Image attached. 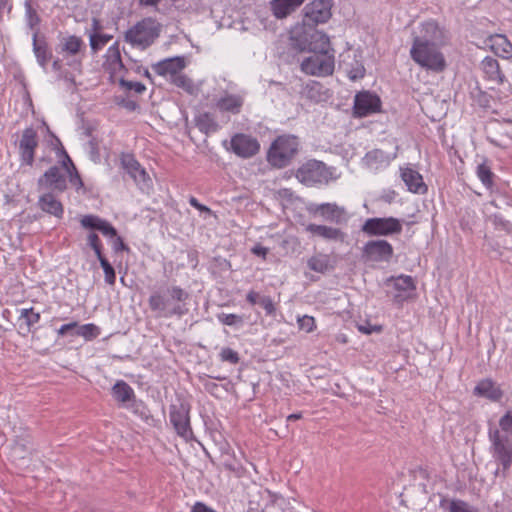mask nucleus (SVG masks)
<instances>
[{
	"label": "nucleus",
	"mask_w": 512,
	"mask_h": 512,
	"mask_svg": "<svg viewBox=\"0 0 512 512\" xmlns=\"http://www.w3.org/2000/svg\"><path fill=\"white\" fill-rule=\"evenodd\" d=\"M438 44L413 42L410 49L412 60L420 67L433 72H442L446 68V60Z\"/></svg>",
	"instance_id": "nucleus-1"
},
{
	"label": "nucleus",
	"mask_w": 512,
	"mask_h": 512,
	"mask_svg": "<svg viewBox=\"0 0 512 512\" xmlns=\"http://www.w3.org/2000/svg\"><path fill=\"white\" fill-rule=\"evenodd\" d=\"M299 142L297 137L283 135L275 139L267 153L268 163L275 168H284L298 152Z\"/></svg>",
	"instance_id": "nucleus-2"
},
{
	"label": "nucleus",
	"mask_w": 512,
	"mask_h": 512,
	"mask_svg": "<svg viewBox=\"0 0 512 512\" xmlns=\"http://www.w3.org/2000/svg\"><path fill=\"white\" fill-rule=\"evenodd\" d=\"M161 24L147 17L138 21L125 32V41L143 49L149 47L160 35Z\"/></svg>",
	"instance_id": "nucleus-3"
},
{
	"label": "nucleus",
	"mask_w": 512,
	"mask_h": 512,
	"mask_svg": "<svg viewBox=\"0 0 512 512\" xmlns=\"http://www.w3.org/2000/svg\"><path fill=\"white\" fill-rule=\"evenodd\" d=\"M295 176L302 184L313 186L328 183L332 179V171L324 162L310 159L297 169Z\"/></svg>",
	"instance_id": "nucleus-4"
},
{
	"label": "nucleus",
	"mask_w": 512,
	"mask_h": 512,
	"mask_svg": "<svg viewBox=\"0 0 512 512\" xmlns=\"http://www.w3.org/2000/svg\"><path fill=\"white\" fill-rule=\"evenodd\" d=\"M312 53L313 55L306 57L301 62V71L310 76H331L335 69V51L324 53Z\"/></svg>",
	"instance_id": "nucleus-5"
},
{
	"label": "nucleus",
	"mask_w": 512,
	"mask_h": 512,
	"mask_svg": "<svg viewBox=\"0 0 512 512\" xmlns=\"http://www.w3.org/2000/svg\"><path fill=\"white\" fill-rule=\"evenodd\" d=\"M489 439L491 441V452L493 457L503 466V476L512 464V444L509 438L502 435L498 429L489 430Z\"/></svg>",
	"instance_id": "nucleus-6"
},
{
	"label": "nucleus",
	"mask_w": 512,
	"mask_h": 512,
	"mask_svg": "<svg viewBox=\"0 0 512 512\" xmlns=\"http://www.w3.org/2000/svg\"><path fill=\"white\" fill-rule=\"evenodd\" d=\"M361 230L369 236H388L399 234L402 231V223L394 217L369 218L364 222Z\"/></svg>",
	"instance_id": "nucleus-7"
},
{
	"label": "nucleus",
	"mask_w": 512,
	"mask_h": 512,
	"mask_svg": "<svg viewBox=\"0 0 512 512\" xmlns=\"http://www.w3.org/2000/svg\"><path fill=\"white\" fill-rule=\"evenodd\" d=\"M190 405L184 401L177 404H171L169 407V418L176 433L188 439L192 436V429L190 426Z\"/></svg>",
	"instance_id": "nucleus-8"
},
{
	"label": "nucleus",
	"mask_w": 512,
	"mask_h": 512,
	"mask_svg": "<svg viewBox=\"0 0 512 512\" xmlns=\"http://www.w3.org/2000/svg\"><path fill=\"white\" fill-rule=\"evenodd\" d=\"M393 247L386 240L368 241L362 248L363 263L389 262L393 256Z\"/></svg>",
	"instance_id": "nucleus-9"
},
{
	"label": "nucleus",
	"mask_w": 512,
	"mask_h": 512,
	"mask_svg": "<svg viewBox=\"0 0 512 512\" xmlns=\"http://www.w3.org/2000/svg\"><path fill=\"white\" fill-rule=\"evenodd\" d=\"M385 285L393 289L394 302L399 304L411 299L416 290L415 282L409 275L391 276L386 279Z\"/></svg>",
	"instance_id": "nucleus-10"
},
{
	"label": "nucleus",
	"mask_w": 512,
	"mask_h": 512,
	"mask_svg": "<svg viewBox=\"0 0 512 512\" xmlns=\"http://www.w3.org/2000/svg\"><path fill=\"white\" fill-rule=\"evenodd\" d=\"M85 48L83 40L75 35L64 37L60 42V53L65 54V57H71V60L67 61V65L74 70L81 72L82 70V58L81 52Z\"/></svg>",
	"instance_id": "nucleus-11"
},
{
	"label": "nucleus",
	"mask_w": 512,
	"mask_h": 512,
	"mask_svg": "<svg viewBox=\"0 0 512 512\" xmlns=\"http://www.w3.org/2000/svg\"><path fill=\"white\" fill-rule=\"evenodd\" d=\"M381 100L378 95L369 91H361L355 95L353 113L356 117H366L380 112Z\"/></svg>",
	"instance_id": "nucleus-12"
},
{
	"label": "nucleus",
	"mask_w": 512,
	"mask_h": 512,
	"mask_svg": "<svg viewBox=\"0 0 512 512\" xmlns=\"http://www.w3.org/2000/svg\"><path fill=\"white\" fill-rule=\"evenodd\" d=\"M39 189H49L56 192H63L67 188L66 173L62 167H50L37 181Z\"/></svg>",
	"instance_id": "nucleus-13"
},
{
	"label": "nucleus",
	"mask_w": 512,
	"mask_h": 512,
	"mask_svg": "<svg viewBox=\"0 0 512 512\" xmlns=\"http://www.w3.org/2000/svg\"><path fill=\"white\" fill-rule=\"evenodd\" d=\"M231 150L241 158H250L256 155L260 149V144L256 138L238 133L230 141Z\"/></svg>",
	"instance_id": "nucleus-14"
},
{
	"label": "nucleus",
	"mask_w": 512,
	"mask_h": 512,
	"mask_svg": "<svg viewBox=\"0 0 512 512\" xmlns=\"http://www.w3.org/2000/svg\"><path fill=\"white\" fill-rule=\"evenodd\" d=\"M38 147V136L34 128H26L19 141V154L23 164L32 166L35 150Z\"/></svg>",
	"instance_id": "nucleus-15"
},
{
	"label": "nucleus",
	"mask_w": 512,
	"mask_h": 512,
	"mask_svg": "<svg viewBox=\"0 0 512 512\" xmlns=\"http://www.w3.org/2000/svg\"><path fill=\"white\" fill-rule=\"evenodd\" d=\"M444 31L436 21L429 20L421 24L418 33L413 37V42L432 43L442 45Z\"/></svg>",
	"instance_id": "nucleus-16"
},
{
	"label": "nucleus",
	"mask_w": 512,
	"mask_h": 512,
	"mask_svg": "<svg viewBox=\"0 0 512 512\" xmlns=\"http://www.w3.org/2000/svg\"><path fill=\"white\" fill-rule=\"evenodd\" d=\"M331 15V4L327 0H315L305 7V19L308 23H325Z\"/></svg>",
	"instance_id": "nucleus-17"
},
{
	"label": "nucleus",
	"mask_w": 512,
	"mask_h": 512,
	"mask_svg": "<svg viewBox=\"0 0 512 512\" xmlns=\"http://www.w3.org/2000/svg\"><path fill=\"white\" fill-rule=\"evenodd\" d=\"M121 166L129 174L137 185H146L150 177L133 154L124 153L121 155Z\"/></svg>",
	"instance_id": "nucleus-18"
},
{
	"label": "nucleus",
	"mask_w": 512,
	"mask_h": 512,
	"mask_svg": "<svg viewBox=\"0 0 512 512\" xmlns=\"http://www.w3.org/2000/svg\"><path fill=\"white\" fill-rule=\"evenodd\" d=\"M152 68L157 74L171 79L185 68V61L183 57L167 58L152 65Z\"/></svg>",
	"instance_id": "nucleus-19"
},
{
	"label": "nucleus",
	"mask_w": 512,
	"mask_h": 512,
	"mask_svg": "<svg viewBox=\"0 0 512 512\" xmlns=\"http://www.w3.org/2000/svg\"><path fill=\"white\" fill-rule=\"evenodd\" d=\"M474 395L484 397L490 401H500L503 397V391L492 379L481 380L473 390Z\"/></svg>",
	"instance_id": "nucleus-20"
},
{
	"label": "nucleus",
	"mask_w": 512,
	"mask_h": 512,
	"mask_svg": "<svg viewBox=\"0 0 512 512\" xmlns=\"http://www.w3.org/2000/svg\"><path fill=\"white\" fill-rule=\"evenodd\" d=\"M103 67L106 71L110 73L111 77H114L122 70H124V65L121 59V53L118 43H115L108 48L105 54V61L103 63Z\"/></svg>",
	"instance_id": "nucleus-21"
},
{
	"label": "nucleus",
	"mask_w": 512,
	"mask_h": 512,
	"mask_svg": "<svg viewBox=\"0 0 512 512\" xmlns=\"http://www.w3.org/2000/svg\"><path fill=\"white\" fill-rule=\"evenodd\" d=\"M306 231L311 234L321 237L325 240L329 241H340L343 242L345 239V233L338 228L326 226V225H317V224H308L306 226Z\"/></svg>",
	"instance_id": "nucleus-22"
},
{
	"label": "nucleus",
	"mask_w": 512,
	"mask_h": 512,
	"mask_svg": "<svg viewBox=\"0 0 512 512\" xmlns=\"http://www.w3.org/2000/svg\"><path fill=\"white\" fill-rule=\"evenodd\" d=\"M487 44L497 56L504 59L512 57V44L505 35H492L488 38Z\"/></svg>",
	"instance_id": "nucleus-23"
},
{
	"label": "nucleus",
	"mask_w": 512,
	"mask_h": 512,
	"mask_svg": "<svg viewBox=\"0 0 512 512\" xmlns=\"http://www.w3.org/2000/svg\"><path fill=\"white\" fill-rule=\"evenodd\" d=\"M310 52H332L335 51L331 47L329 37L322 31L316 29H308Z\"/></svg>",
	"instance_id": "nucleus-24"
},
{
	"label": "nucleus",
	"mask_w": 512,
	"mask_h": 512,
	"mask_svg": "<svg viewBox=\"0 0 512 512\" xmlns=\"http://www.w3.org/2000/svg\"><path fill=\"white\" fill-rule=\"evenodd\" d=\"M243 103L244 99L241 95L226 93L217 100L216 108L221 112L239 114Z\"/></svg>",
	"instance_id": "nucleus-25"
},
{
	"label": "nucleus",
	"mask_w": 512,
	"mask_h": 512,
	"mask_svg": "<svg viewBox=\"0 0 512 512\" xmlns=\"http://www.w3.org/2000/svg\"><path fill=\"white\" fill-rule=\"evenodd\" d=\"M481 69L487 79L497 85H501L505 81V75L500 69L499 63L492 57H485L481 62Z\"/></svg>",
	"instance_id": "nucleus-26"
},
{
	"label": "nucleus",
	"mask_w": 512,
	"mask_h": 512,
	"mask_svg": "<svg viewBox=\"0 0 512 512\" xmlns=\"http://www.w3.org/2000/svg\"><path fill=\"white\" fill-rule=\"evenodd\" d=\"M38 205L42 211L57 218H62L63 216V205L51 192L41 195L38 200Z\"/></svg>",
	"instance_id": "nucleus-27"
},
{
	"label": "nucleus",
	"mask_w": 512,
	"mask_h": 512,
	"mask_svg": "<svg viewBox=\"0 0 512 512\" xmlns=\"http://www.w3.org/2000/svg\"><path fill=\"white\" fill-rule=\"evenodd\" d=\"M401 177L409 191L419 194H424L427 191V186L423 182L422 176L417 171L406 168L402 170Z\"/></svg>",
	"instance_id": "nucleus-28"
},
{
	"label": "nucleus",
	"mask_w": 512,
	"mask_h": 512,
	"mask_svg": "<svg viewBox=\"0 0 512 512\" xmlns=\"http://www.w3.org/2000/svg\"><path fill=\"white\" fill-rule=\"evenodd\" d=\"M317 212L321 214L325 219L341 223L346 219V210L344 207H340L335 203H323L317 207Z\"/></svg>",
	"instance_id": "nucleus-29"
},
{
	"label": "nucleus",
	"mask_w": 512,
	"mask_h": 512,
	"mask_svg": "<svg viewBox=\"0 0 512 512\" xmlns=\"http://www.w3.org/2000/svg\"><path fill=\"white\" fill-rule=\"evenodd\" d=\"M305 0H272L271 9L276 18L282 19L294 12Z\"/></svg>",
	"instance_id": "nucleus-30"
},
{
	"label": "nucleus",
	"mask_w": 512,
	"mask_h": 512,
	"mask_svg": "<svg viewBox=\"0 0 512 512\" xmlns=\"http://www.w3.org/2000/svg\"><path fill=\"white\" fill-rule=\"evenodd\" d=\"M33 51L38 64L42 68H46L48 61L52 58V53L44 38L39 39L37 33L33 35Z\"/></svg>",
	"instance_id": "nucleus-31"
},
{
	"label": "nucleus",
	"mask_w": 512,
	"mask_h": 512,
	"mask_svg": "<svg viewBox=\"0 0 512 512\" xmlns=\"http://www.w3.org/2000/svg\"><path fill=\"white\" fill-rule=\"evenodd\" d=\"M291 47L298 52H310L308 29L294 31L290 37Z\"/></svg>",
	"instance_id": "nucleus-32"
},
{
	"label": "nucleus",
	"mask_w": 512,
	"mask_h": 512,
	"mask_svg": "<svg viewBox=\"0 0 512 512\" xmlns=\"http://www.w3.org/2000/svg\"><path fill=\"white\" fill-rule=\"evenodd\" d=\"M195 123L199 130L205 134L216 132L218 129L216 120L214 119L213 115L208 112L199 114L195 118Z\"/></svg>",
	"instance_id": "nucleus-33"
},
{
	"label": "nucleus",
	"mask_w": 512,
	"mask_h": 512,
	"mask_svg": "<svg viewBox=\"0 0 512 512\" xmlns=\"http://www.w3.org/2000/svg\"><path fill=\"white\" fill-rule=\"evenodd\" d=\"M20 320L24 321L25 327L23 325H20L21 329L25 330V333H30L32 331V327L39 322L40 320V313L35 312L33 308H24L20 311Z\"/></svg>",
	"instance_id": "nucleus-34"
},
{
	"label": "nucleus",
	"mask_w": 512,
	"mask_h": 512,
	"mask_svg": "<svg viewBox=\"0 0 512 512\" xmlns=\"http://www.w3.org/2000/svg\"><path fill=\"white\" fill-rule=\"evenodd\" d=\"M113 396L116 400L125 403L134 396L133 389L124 381L120 380L112 388Z\"/></svg>",
	"instance_id": "nucleus-35"
},
{
	"label": "nucleus",
	"mask_w": 512,
	"mask_h": 512,
	"mask_svg": "<svg viewBox=\"0 0 512 512\" xmlns=\"http://www.w3.org/2000/svg\"><path fill=\"white\" fill-rule=\"evenodd\" d=\"M308 267L315 272H326L329 268H331L329 256L320 254L311 257L308 260Z\"/></svg>",
	"instance_id": "nucleus-36"
},
{
	"label": "nucleus",
	"mask_w": 512,
	"mask_h": 512,
	"mask_svg": "<svg viewBox=\"0 0 512 512\" xmlns=\"http://www.w3.org/2000/svg\"><path fill=\"white\" fill-rule=\"evenodd\" d=\"M63 156H64V158L62 160V166H63V169L65 170V173L70 175V182L75 185L79 184L80 186H82V181H81L80 175L78 174L76 167L73 164L72 160L70 159V157L68 156V154L65 151H63Z\"/></svg>",
	"instance_id": "nucleus-37"
},
{
	"label": "nucleus",
	"mask_w": 512,
	"mask_h": 512,
	"mask_svg": "<svg viewBox=\"0 0 512 512\" xmlns=\"http://www.w3.org/2000/svg\"><path fill=\"white\" fill-rule=\"evenodd\" d=\"M170 81L175 86L183 89L188 93H193L194 91V85L192 80L188 78L186 75L182 74L181 72L177 73L174 77H172Z\"/></svg>",
	"instance_id": "nucleus-38"
},
{
	"label": "nucleus",
	"mask_w": 512,
	"mask_h": 512,
	"mask_svg": "<svg viewBox=\"0 0 512 512\" xmlns=\"http://www.w3.org/2000/svg\"><path fill=\"white\" fill-rule=\"evenodd\" d=\"M75 335L77 336H82L84 337L86 340H92L94 338H96L98 335H99V328L90 323V324H85V325H82V326H79L77 327L76 331L74 332Z\"/></svg>",
	"instance_id": "nucleus-39"
},
{
	"label": "nucleus",
	"mask_w": 512,
	"mask_h": 512,
	"mask_svg": "<svg viewBox=\"0 0 512 512\" xmlns=\"http://www.w3.org/2000/svg\"><path fill=\"white\" fill-rule=\"evenodd\" d=\"M91 49L96 52L102 46L107 44L111 39V35L100 34V33H89Z\"/></svg>",
	"instance_id": "nucleus-40"
},
{
	"label": "nucleus",
	"mask_w": 512,
	"mask_h": 512,
	"mask_svg": "<svg viewBox=\"0 0 512 512\" xmlns=\"http://www.w3.org/2000/svg\"><path fill=\"white\" fill-rule=\"evenodd\" d=\"M477 175L481 182L486 187H491L493 184V173L491 172V169L489 166H487L485 163H482L478 165L477 167Z\"/></svg>",
	"instance_id": "nucleus-41"
},
{
	"label": "nucleus",
	"mask_w": 512,
	"mask_h": 512,
	"mask_svg": "<svg viewBox=\"0 0 512 512\" xmlns=\"http://www.w3.org/2000/svg\"><path fill=\"white\" fill-rule=\"evenodd\" d=\"M101 267L103 268L104 274H105V281L113 285L116 280L115 270L112 267V265L108 262V260L102 255L100 257H97Z\"/></svg>",
	"instance_id": "nucleus-42"
},
{
	"label": "nucleus",
	"mask_w": 512,
	"mask_h": 512,
	"mask_svg": "<svg viewBox=\"0 0 512 512\" xmlns=\"http://www.w3.org/2000/svg\"><path fill=\"white\" fill-rule=\"evenodd\" d=\"M103 221H104V219H101L100 217H98L96 215H85L81 219V225L84 228L98 230V227H100L101 224H103Z\"/></svg>",
	"instance_id": "nucleus-43"
},
{
	"label": "nucleus",
	"mask_w": 512,
	"mask_h": 512,
	"mask_svg": "<svg viewBox=\"0 0 512 512\" xmlns=\"http://www.w3.org/2000/svg\"><path fill=\"white\" fill-rule=\"evenodd\" d=\"M119 84L122 88L127 91H135L138 94L143 93L146 90V87L141 82L127 81L123 78L119 79Z\"/></svg>",
	"instance_id": "nucleus-44"
},
{
	"label": "nucleus",
	"mask_w": 512,
	"mask_h": 512,
	"mask_svg": "<svg viewBox=\"0 0 512 512\" xmlns=\"http://www.w3.org/2000/svg\"><path fill=\"white\" fill-rule=\"evenodd\" d=\"M148 303L153 311H163L166 307L165 300L159 293L152 294L149 297Z\"/></svg>",
	"instance_id": "nucleus-45"
},
{
	"label": "nucleus",
	"mask_w": 512,
	"mask_h": 512,
	"mask_svg": "<svg viewBox=\"0 0 512 512\" xmlns=\"http://www.w3.org/2000/svg\"><path fill=\"white\" fill-rule=\"evenodd\" d=\"M220 358L223 362H229L231 364H237L240 360L238 353L228 347L221 350Z\"/></svg>",
	"instance_id": "nucleus-46"
},
{
	"label": "nucleus",
	"mask_w": 512,
	"mask_h": 512,
	"mask_svg": "<svg viewBox=\"0 0 512 512\" xmlns=\"http://www.w3.org/2000/svg\"><path fill=\"white\" fill-rule=\"evenodd\" d=\"M297 322H298L299 328L308 333L312 332L316 326L314 317L309 316V315H304L302 317H299Z\"/></svg>",
	"instance_id": "nucleus-47"
},
{
	"label": "nucleus",
	"mask_w": 512,
	"mask_h": 512,
	"mask_svg": "<svg viewBox=\"0 0 512 512\" xmlns=\"http://www.w3.org/2000/svg\"><path fill=\"white\" fill-rule=\"evenodd\" d=\"M449 512H477V510L470 507L466 502L461 500H453L449 506Z\"/></svg>",
	"instance_id": "nucleus-48"
},
{
	"label": "nucleus",
	"mask_w": 512,
	"mask_h": 512,
	"mask_svg": "<svg viewBox=\"0 0 512 512\" xmlns=\"http://www.w3.org/2000/svg\"><path fill=\"white\" fill-rule=\"evenodd\" d=\"M88 245L94 250L97 257L102 256V248L98 235L96 233H90L88 235Z\"/></svg>",
	"instance_id": "nucleus-49"
},
{
	"label": "nucleus",
	"mask_w": 512,
	"mask_h": 512,
	"mask_svg": "<svg viewBox=\"0 0 512 512\" xmlns=\"http://www.w3.org/2000/svg\"><path fill=\"white\" fill-rule=\"evenodd\" d=\"M169 293L173 300L180 301V302L185 301L189 296L185 290H183L182 288H180L178 286H173L169 290Z\"/></svg>",
	"instance_id": "nucleus-50"
},
{
	"label": "nucleus",
	"mask_w": 512,
	"mask_h": 512,
	"mask_svg": "<svg viewBox=\"0 0 512 512\" xmlns=\"http://www.w3.org/2000/svg\"><path fill=\"white\" fill-rule=\"evenodd\" d=\"M259 304L264 308V310L266 311V313L268 315H274L275 314L276 307H275L272 299L269 296H262L260 298V303Z\"/></svg>",
	"instance_id": "nucleus-51"
},
{
	"label": "nucleus",
	"mask_w": 512,
	"mask_h": 512,
	"mask_svg": "<svg viewBox=\"0 0 512 512\" xmlns=\"http://www.w3.org/2000/svg\"><path fill=\"white\" fill-rule=\"evenodd\" d=\"M501 429L505 432L512 433V414L507 412L499 421Z\"/></svg>",
	"instance_id": "nucleus-52"
},
{
	"label": "nucleus",
	"mask_w": 512,
	"mask_h": 512,
	"mask_svg": "<svg viewBox=\"0 0 512 512\" xmlns=\"http://www.w3.org/2000/svg\"><path fill=\"white\" fill-rule=\"evenodd\" d=\"M98 231H100L103 235L108 237H116L117 231L116 229L106 220L103 221L100 227H98Z\"/></svg>",
	"instance_id": "nucleus-53"
},
{
	"label": "nucleus",
	"mask_w": 512,
	"mask_h": 512,
	"mask_svg": "<svg viewBox=\"0 0 512 512\" xmlns=\"http://www.w3.org/2000/svg\"><path fill=\"white\" fill-rule=\"evenodd\" d=\"M358 330L364 334L370 335L373 332H381V325H371L370 323L360 324L358 325Z\"/></svg>",
	"instance_id": "nucleus-54"
},
{
	"label": "nucleus",
	"mask_w": 512,
	"mask_h": 512,
	"mask_svg": "<svg viewBox=\"0 0 512 512\" xmlns=\"http://www.w3.org/2000/svg\"><path fill=\"white\" fill-rule=\"evenodd\" d=\"M220 320L223 324L229 325V326L242 322V318L235 314H223L220 317Z\"/></svg>",
	"instance_id": "nucleus-55"
},
{
	"label": "nucleus",
	"mask_w": 512,
	"mask_h": 512,
	"mask_svg": "<svg viewBox=\"0 0 512 512\" xmlns=\"http://www.w3.org/2000/svg\"><path fill=\"white\" fill-rule=\"evenodd\" d=\"M59 79H62L64 80L65 82H67L69 84V88L72 89L73 91L76 90V81H75V77L67 72V71H63L61 72V74H59Z\"/></svg>",
	"instance_id": "nucleus-56"
},
{
	"label": "nucleus",
	"mask_w": 512,
	"mask_h": 512,
	"mask_svg": "<svg viewBox=\"0 0 512 512\" xmlns=\"http://www.w3.org/2000/svg\"><path fill=\"white\" fill-rule=\"evenodd\" d=\"M77 327H78V323L74 321V322L62 325L58 329L57 333H58L59 336H64V335H66L70 331H74L75 332Z\"/></svg>",
	"instance_id": "nucleus-57"
},
{
	"label": "nucleus",
	"mask_w": 512,
	"mask_h": 512,
	"mask_svg": "<svg viewBox=\"0 0 512 512\" xmlns=\"http://www.w3.org/2000/svg\"><path fill=\"white\" fill-rule=\"evenodd\" d=\"M189 203L192 207L198 209L201 212L211 213V209L209 207L199 203L198 200L194 197L189 199Z\"/></svg>",
	"instance_id": "nucleus-58"
},
{
	"label": "nucleus",
	"mask_w": 512,
	"mask_h": 512,
	"mask_svg": "<svg viewBox=\"0 0 512 512\" xmlns=\"http://www.w3.org/2000/svg\"><path fill=\"white\" fill-rule=\"evenodd\" d=\"M365 69L363 66L357 67L356 69H353L349 72V78L351 80H356L359 78L364 77Z\"/></svg>",
	"instance_id": "nucleus-59"
},
{
	"label": "nucleus",
	"mask_w": 512,
	"mask_h": 512,
	"mask_svg": "<svg viewBox=\"0 0 512 512\" xmlns=\"http://www.w3.org/2000/svg\"><path fill=\"white\" fill-rule=\"evenodd\" d=\"M192 512H215V511L202 502H196L194 504V506L192 507Z\"/></svg>",
	"instance_id": "nucleus-60"
},
{
	"label": "nucleus",
	"mask_w": 512,
	"mask_h": 512,
	"mask_svg": "<svg viewBox=\"0 0 512 512\" xmlns=\"http://www.w3.org/2000/svg\"><path fill=\"white\" fill-rule=\"evenodd\" d=\"M261 297H262V296H260V295H259V293H257V292H255V291L251 290V291L247 294L246 299H247V301H248L251 305H255V304H257V303H260V298H261Z\"/></svg>",
	"instance_id": "nucleus-61"
},
{
	"label": "nucleus",
	"mask_w": 512,
	"mask_h": 512,
	"mask_svg": "<svg viewBox=\"0 0 512 512\" xmlns=\"http://www.w3.org/2000/svg\"><path fill=\"white\" fill-rule=\"evenodd\" d=\"M113 247H114L115 251L128 250V248L124 244L122 238L117 235H116V237H114Z\"/></svg>",
	"instance_id": "nucleus-62"
},
{
	"label": "nucleus",
	"mask_w": 512,
	"mask_h": 512,
	"mask_svg": "<svg viewBox=\"0 0 512 512\" xmlns=\"http://www.w3.org/2000/svg\"><path fill=\"white\" fill-rule=\"evenodd\" d=\"M252 253L257 256H261V257L265 258L268 253V248L263 247L261 245H256L252 248Z\"/></svg>",
	"instance_id": "nucleus-63"
},
{
	"label": "nucleus",
	"mask_w": 512,
	"mask_h": 512,
	"mask_svg": "<svg viewBox=\"0 0 512 512\" xmlns=\"http://www.w3.org/2000/svg\"><path fill=\"white\" fill-rule=\"evenodd\" d=\"M102 29V25L99 21V19L97 18H93L92 19V24H91V31L90 33H99V31Z\"/></svg>",
	"instance_id": "nucleus-64"
}]
</instances>
